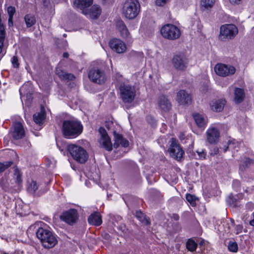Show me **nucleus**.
Instances as JSON below:
<instances>
[{
	"label": "nucleus",
	"mask_w": 254,
	"mask_h": 254,
	"mask_svg": "<svg viewBox=\"0 0 254 254\" xmlns=\"http://www.w3.org/2000/svg\"><path fill=\"white\" fill-rule=\"evenodd\" d=\"M60 219L69 225H72L78 219V213L75 209L64 211L60 217Z\"/></svg>",
	"instance_id": "nucleus-10"
},
{
	"label": "nucleus",
	"mask_w": 254,
	"mask_h": 254,
	"mask_svg": "<svg viewBox=\"0 0 254 254\" xmlns=\"http://www.w3.org/2000/svg\"><path fill=\"white\" fill-rule=\"evenodd\" d=\"M168 0H156V4L157 5L162 6L164 5Z\"/></svg>",
	"instance_id": "nucleus-43"
},
{
	"label": "nucleus",
	"mask_w": 254,
	"mask_h": 254,
	"mask_svg": "<svg viewBox=\"0 0 254 254\" xmlns=\"http://www.w3.org/2000/svg\"><path fill=\"white\" fill-rule=\"evenodd\" d=\"M229 1L233 5H238L241 3L242 0H229Z\"/></svg>",
	"instance_id": "nucleus-45"
},
{
	"label": "nucleus",
	"mask_w": 254,
	"mask_h": 254,
	"mask_svg": "<svg viewBox=\"0 0 254 254\" xmlns=\"http://www.w3.org/2000/svg\"><path fill=\"white\" fill-rule=\"evenodd\" d=\"M93 0H74L73 4L75 7L81 11L82 13L86 14V9L91 6Z\"/></svg>",
	"instance_id": "nucleus-17"
},
{
	"label": "nucleus",
	"mask_w": 254,
	"mask_h": 254,
	"mask_svg": "<svg viewBox=\"0 0 254 254\" xmlns=\"http://www.w3.org/2000/svg\"><path fill=\"white\" fill-rule=\"evenodd\" d=\"M229 147H231V144L230 143L229 144V146L227 148H228Z\"/></svg>",
	"instance_id": "nucleus-57"
},
{
	"label": "nucleus",
	"mask_w": 254,
	"mask_h": 254,
	"mask_svg": "<svg viewBox=\"0 0 254 254\" xmlns=\"http://www.w3.org/2000/svg\"><path fill=\"white\" fill-rule=\"evenodd\" d=\"M254 164V160L248 157H245L242 161L240 164V170L241 171L245 170L247 168Z\"/></svg>",
	"instance_id": "nucleus-30"
},
{
	"label": "nucleus",
	"mask_w": 254,
	"mask_h": 254,
	"mask_svg": "<svg viewBox=\"0 0 254 254\" xmlns=\"http://www.w3.org/2000/svg\"><path fill=\"white\" fill-rule=\"evenodd\" d=\"M243 226L241 225H238L236 227V234H238L242 232Z\"/></svg>",
	"instance_id": "nucleus-44"
},
{
	"label": "nucleus",
	"mask_w": 254,
	"mask_h": 254,
	"mask_svg": "<svg viewBox=\"0 0 254 254\" xmlns=\"http://www.w3.org/2000/svg\"><path fill=\"white\" fill-rule=\"evenodd\" d=\"M135 216L140 221L143 223L144 224L147 225L150 224L149 221L141 211H136Z\"/></svg>",
	"instance_id": "nucleus-34"
},
{
	"label": "nucleus",
	"mask_w": 254,
	"mask_h": 254,
	"mask_svg": "<svg viewBox=\"0 0 254 254\" xmlns=\"http://www.w3.org/2000/svg\"><path fill=\"white\" fill-rule=\"evenodd\" d=\"M114 137L113 146L115 148H117L120 145L124 147H127L129 145L128 141L125 138L122 134L117 133L115 131H114Z\"/></svg>",
	"instance_id": "nucleus-19"
},
{
	"label": "nucleus",
	"mask_w": 254,
	"mask_h": 254,
	"mask_svg": "<svg viewBox=\"0 0 254 254\" xmlns=\"http://www.w3.org/2000/svg\"><path fill=\"white\" fill-rule=\"evenodd\" d=\"M110 47L119 54L124 53L127 49L125 43L119 39H113L109 42Z\"/></svg>",
	"instance_id": "nucleus-12"
},
{
	"label": "nucleus",
	"mask_w": 254,
	"mask_h": 254,
	"mask_svg": "<svg viewBox=\"0 0 254 254\" xmlns=\"http://www.w3.org/2000/svg\"><path fill=\"white\" fill-rule=\"evenodd\" d=\"M88 77L92 82L99 84H103L106 79L104 70L99 68H92L90 70Z\"/></svg>",
	"instance_id": "nucleus-9"
},
{
	"label": "nucleus",
	"mask_w": 254,
	"mask_h": 254,
	"mask_svg": "<svg viewBox=\"0 0 254 254\" xmlns=\"http://www.w3.org/2000/svg\"><path fill=\"white\" fill-rule=\"evenodd\" d=\"M161 35L165 39L175 40L179 38L181 33L180 29L172 24H167L161 30Z\"/></svg>",
	"instance_id": "nucleus-5"
},
{
	"label": "nucleus",
	"mask_w": 254,
	"mask_h": 254,
	"mask_svg": "<svg viewBox=\"0 0 254 254\" xmlns=\"http://www.w3.org/2000/svg\"><path fill=\"white\" fill-rule=\"evenodd\" d=\"M13 130L12 132V135L14 139H19L23 138L25 135V130L21 123L16 122L13 125Z\"/></svg>",
	"instance_id": "nucleus-16"
},
{
	"label": "nucleus",
	"mask_w": 254,
	"mask_h": 254,
	"mask_svg": "<svg viewBox=\"0 0 254 254\" xmlns=\"http://www.w3.org/2000/svg\"><path fill=\"white\" fill-rule=\"evenodd\" d=\"M121 98L124 103H130L134 99L136 91L133 86L129 84H121L120 87Z\"/></svg>",
	"instance_id": "nucleus-6"
},
{
	"label": "nucleus",
	"mask_w": 254,
	"mask_h": 254,
	"mask_svg": "<svg viewBox=\"0 0 254 254\" xmlns=\"http://www.w3.org/2000/svg\"><path fill=\"white\" fill-rule=\"evenodd\" d=\"M197 247V244L191 239H189L186 243V248L190 252H193L195 251Z\"/></svg>",
	"instance_id": "nucleus-32"
},
{
	"label": "nucleus",
	"mask_w": 254,
	"mask_h": 254,
	"mask_svg": "<svg viewBox=\"0 0 254 254\" xmlns=\"http://www.w3.org/2000/svg\"><path fill=\"white\" fill-rule=\"evenodd\" d=\"M253 219L250 221V224L251 226H254V212L253 213Z\"/></svg>",
	"instance_id": "nucleus-51"
},
{
	"label": "nucleus",
	"mask_w": 254,
	"mask_h": 254,
	"mask_svg": "<svg viewBox=\"0 0 254 254\" xmlns=\"http://www.w3.org/2000/svg\"><path fill=\"white\" fill-rule=\"evenodd\" d=\"M67 150L73 159L80 164L85 163L89 155L86 150L82 147L71 144L67 146Z\"/></svg>",
	"instance_id": "nucleus-4"
},
{
	"label": "nucleus",
	"mask_w": 254,
	"mask_h": 254,
	"mask_svg": "<svg viewBox=\"0 0 254 254\" xmlns=\"http://www.w3.org/2000/svg\"><path fill=\"white\" fill-rule=\"evenodd\" d=\"M138 0H126L123 7V14L128 19L135 18L140 12Z\"/></svg>",
	"instance_id": "nucleus-3"
},
{
	"label": "nucleus",
	"mask_w": 254,
	"mask_h": 254,
	"mask_svg": "<svg viewBox=\"0 0 254 254\" xmlns=\"http://www.w3.org/2000/svg\"><path fill=\"white\" fill-rule=\"evenodd\" d=\"M88 221L91 225L100 226L102 223L101 215L99 212H94L89 216Z\"/></svg>",
	"instance_id": "nucleus-23"
},
{
	"label": "nucleus",
	"mask_w": 254,
	"mask_h": 254,
	"mask_svg": "<svg viewBox=\"0 0 254 254\" xmlns=\"http://www.w3.org/2000/svg\"><path fill=\"white\" fill-rule=\"evenodd\" d=\"M173 218L175 220H178L179 219V216L178 214H174L173 215Z\"/></svg>",
	"instance_id": "nucleus-50"
},
{
	"label": "nucleus",
	"mask_w": 254,
	"mask_h": 254,
	"mask_svg": "<svg viewBox=\"0 0 254 254\" xmlns=\"http://www.w3.org/2000/svg\"><path fill=\"white\" fill-rule=\"evenodd\" d=\"M214 70L218 75L225 77L233 75L236 72V68L230 64H217L215 66Z\"/></svg>",
	"instance_id": "nucleus-8"
},
{
	"label": "nucleus",
	"mask_w": 254,
	"mask_h": 254,
	"mask_svg": "<svg viewBox=\"0 0 254 254\" xmlns=\"http://www.w3.org/2000/svg\"><path fill=\"white\" fill-rule=\"evenodd\" d=\"M36 236L42 245L46 249L52 248L58 243L56 235L47 229L39 228L36 231Z\"/></svg>",
	"instance_id": "nucleus-2"
},
{
	"label": "nucleus",
	"mask_w": 254,
	"mask_h": 254,
	"mask_svg": "<svg viewBox=\"0 0 254 254\" xmlns=\"http://www.w3.org/2000/svg\"><path fill=\"white\" fill-rule=\"evenodd\" d=\"M228 248L229 251L236 253L238 251V245L235 242L230 241L228 243Z\"/></svg>",
	"instance_id": "nucleus-37"
},
{
	"label": "nucleus",
	"mask_w": 254,
	"mask_h": 254,
	"mask_svg": "<svg viewBox=\"0 0 254 254\" xmlns=\"http://www.w3.org/2000/svg\"><path fill=\"white\" fill-rule=\"evenodd\" d=\"M196 153L198 156V159H204L206 158V152L204 150L201 149V150H197Z\"/></svg>",
	"instance_id": "nucleus-40"
},
{
	"label": "nucleus",
	"mask_w": 254,
	"mask_h": 254,
	"mask_svg": "<svg viewBox=\"0 0 254 254\" xmlns=\"http://www.w3.org/2000/svg\"><path fill=\"white\" fill-rule=\"evenodd\" d=\"M13 164L11 161H5L3 162H0V173L3 172Z\"/></svg>",
	"instance_id": "nucleus-35"
},
{
	"label": "nucleus",
	"mask_w": 254,
	"mask_h": 254,
	"mask_svg": "<svg viewBox=\"0 0 254 254\" xmlns=\"http://www.w3.org/2000/svg\"><path fill=\"white\" fill-rule=\"evenodd\" d=\"M8 25L10 27L13 26V17L9 16Z\"/></svg>",
	"instance_id": "nucleus-47"
},
{
	"label": "nucleus",
	"mask_w": 254,
	"mask_h": 254,
	"mask_svg": "<svg viewBox=\"0 0 254 254\" xmlns=\"http://www.w3.org/2000/svg\"><path fill=\"white\" fill-rule=\"evenodd\" d=\"M243 197V195L242 194H239V195L235 196L231 194L229 196L227 201L231 205L236 206L238 198H242Z\"/></svg>",
	"instance_id": "nucleus-33"
},
{
	"label": "nucleus",
	"mask_w": 254,
	"mask_h": 254,
	"mask_svg": "<svg viewBox=\"0 0 254 254\" xmlns=\"http://www.w3.org/2000/svg\"><path fill=\"white\" fill-rule=\"evenodd\" d=\"M46 114L44 111L35 113L33 115L34 122L38 125L41 126L43 124V121L45 119Z\"/></svg>",
	"instance_id": "nucleus-29"
},
{
	"label": "nucleus",
	"mask_w": 254,
	"mask_h": 254,
	"mask_svg": "<svg viewBox=\"0 0 254 254\" xmlns=\"http://www.w3.org/2000/svg\"><path fill=\"white\" fill-rule=\"evenodd\" d=\"M56 73L59 78L62 80H72L75 78L73 74L65 72L60 68H56Z\"/></svg>",
	"instance_id": "nucleus-25"
},
{
	"label": "nucleus",
	"mask_w": 254,
	"mask_h": 254,
	"mask_svg": "<svg viewBox=\"0 0 254 254\" xmlns=\"http://www.w3.org/2000/svg\"><path fill=\"white\" fill-rule=\"evenodd\" d=\"M116 26L120 32L121 35L123 38H127L129 35V32L125 25V23L122 20H118L116 22Z\"/></svg>",
	"instance_id": "nucleus-24"
},
{
	"label": "nucleus",
	"mask_w": 254,
	"mask_h": 254,
	"mask_svg": "<svg viewBox=\"0 0 254 254\" xmlns=\"http://www.w3.org/2000/svg\"><path fill=\"white\" fill-rule=\"evenodd\" d=\"M235 184H237V185H239V182L238 181H234L233 182V185H234Z\"/></svg>",
	"instance_id": "nucleus-55"
},
{
	"label": "nucleus",
	"mask_w": 254,
	"mask_h": 254,
	"mask_svg": "<svg viewBox=\"0 0 254 254\" xmlns=\"http://www.w3.org/2000/svg\"><path fill=\"white\" fill-rule=\"evenodd\" d=\"M3 180L2 181V183H1V186L2 188V189L5 190V191H7L8 189V187H9V185H7V184H4L3 183Z\"/></svg>",
	"instance_id": "nucleus-46"
},
{
	"label": "nucleus",
	"mask_w": 254,
	"mask_h": 254,
	"mask_svg": "<svg viewBox=\"0 0 254 254\" xmlns=\"http://www.w3.org/2000/svg\"><path fill=\"white\" fill-rule=\"evenodd\" d=\"M119 229L124 233H126L127 230L125 225H121L119 226Z\"/></svg>",
	"instance_id": "nucleus-48"
},
{
	"label": "nucleus",
	"mask_w": 254,
	"mask_h": 254,
	"mask_svg": "<svg viewBox=\"0 0 254 254\" xmlns=\"http://www.w3.org/2000/svg\"><path fill=\"white\" fill-rule=\"evenodd\" d=\"M116 78L118 80H119V81L121 80L120 78H122V76L121 75L119 74H117L116 75Z\"/></svg>",
	"instance_id": "nucleus-52"
},
{
	"label": "nucleus",
	"mask_w": 254,
	"mask_h": 254,
	"mask_svg": "<svg viewBox=\"0 0 254 254\" xmlns=\"http://www.w3.org/2000/svg\"><path fill=\"white\" fill-rule=\"evenodd\" d=\"M172 62L174 67L179 70H185L188 64V59L183 54L174 55Z\"/></svg>",
	"instance_id": "nucleus-11"
},
{
	"label": "nucleus",
	"mask_w": 254,
	"mask_h": 254,
	"mask_svg": "<svg viewBox=\"0 0 254 254\" xmlns=\"http://www.w3.org/2000/svg\"><path fill=\"white\" fill-rule=\"evenodd\" d=\"M193 118L197 126L199 127H205L207 123V119L202 115L195 114L193 115Z\"/></svg>",
	"instance_id": "nucleus-27"
},
{
	"label": "nucleus",
	"mask_w": 254,
	"mask_h": 254,
	"mask_svg": "<svg viewBox=\"0 0 254 254\" xmlns=\"http://www.w3.org/2000/svg\"><path fill=\"white\" fill-rule=\"evenodd\" d=\"M215 3V0H200V9L202 11L210 10Z\"/></svg>",
	"instance_id": "nucleus-26"
},
{
	"label": "nucleus",
	"mask_w": 254,
	"mask_h": 254,
	"mask_svg": "<svg viewBox=\"0 0 254 254\" xmlns=\"http://www.w3.org/2000/svg\"><path fill=\"white\" fill-rule=\"evenodd\" d=\"M237 26L233 24H225L220 27V38L221 40L232 39L238 34Z\"/></svg>",
	"instance_id": "nucleus-7"
},
{
	"label": "nucleus",
	"mask_w": 254,
	"mask_h": 254,
	"mask_svg": "<svg viewBox=\"0 0 254 254\" xmlns=\"http://www.w3.org/2000/svg\"><path fill=\"white\" fill-rule=\"evenodd\" d=\"M206 134L207 141L210 144H215L218 141L220 132L216 127H209L206 131Z\"/></svg>",
	"instance_id": "nucleus-14"
},
{
	"label": "nucleus",
	"mask_w": 254,
	"mask_h": 254,
	"mask_svg": "<svg viewBox=\"0 0 254 254\" xmlns=\"http://www.w3.org/2000/svg\"><path fill=\"white\" fill-rule=\"evenodd\" d=\"M177 101L180 104L185 105L190 103L191 97L184 90H180L177 93Z\"/></svg>",
	"instance_id": "nucleus-20"
},
{
	"label": "nucleus",
	"mask_w": 254,
	"mask_h": 254,
	"mask_svg": "<svg viewBox=\"0 0 254 254\" xmlns=\"http://www.w3.org/2000/svg\"><path fill=\"white\" fill-rule=\"evenodd\" d=\"M226 150H227V149H225L224 151L225 152V151H226Z\"/></svg>",
	"instance_id": "nucleus-58"
},
{
	"label": "nucleus",
	"mask_w": 254,
	"mask_h": 254,
	"mask_svg": "<svg viewBox=\"0 0 254 254\" xmlns=\"http://www.w3.org/2000/svg\"><path fill=\"white\" fill-rule=\"evenodd\" d=\"M86 11L87 13L83 14L93 19L98 18L101 13V9L97 5H93L89 9L88 8H86Z\"/></svg>",
	"instance_id": "nucleus-21"
},
{
	"label": "nucleus",
	"mask_w": 254,
	"mask_h": 254,
	"mask_svg": "<svg viewBox=\"0 0 254 254\" xmlns=\"http://www.w3.org/2000/svg\"><path fill=\"white\" fill-rule=\"evenodd\" d=\"M234 95V101L237 104L241 103L244 100L245 96L244 90L240 88H235Z\"/></svg>",
	"instance_id": "nucleus-28"
},
{
	"label": "nucleus",
	"mask_w": 254,
	"mask_h": 254,
	"mask_svg": "<svg viewBox=\"0 0 254 254\" xmlns=\"http://www.w3.org/2000/svg\"><path fill=\"white\" fill-rule=\"evenodd\" d=\"M38 189V186L35 181H32L27 188V190L30 193H34Z\"/></svg>",
	"instance_id": "nucleus-39"
},
{
	"label": "nucleus",
	"mask_w": 254,
	"mask_h": 254,
	"mask_svg": "<svg viewBox=\"0 0 254 254\" xmlns=\"http://www.w3.org/2000/svg\"><path fill=\"white\" fill-rule=\"evenodd\" d=\"M99 131L101 136L100 140V144L107 151H111L113 145L106 130L103 127H100Z\"/></svg>",
	"instance_id": "nucleus-13"
},
{
	"label": "nucleus",
	"mask_w": 254,
	"mask_h": 254,
	"mask_svg": "<svg viewBox=\"0 0 254 254\" xmlns=\"http://www.w3.org/2000/svg\"><path fill=\"white\" fill-rule=\"evenodd\" d=\"M3 41L4 40H2L0 39V54L1 53L2 51V48L3 46Z\"/></svg>",
	"instance_id": "nucleus-49"
},
{
	"label": "nucleus",
	"mask_w": 254,
	"mask_h": 254,
	"mask_svg": "<svg viewBox=\"0 0 254 254\" xmlns=\"http://www.w3.org/2000/svg\"><path fill=\"white\" fill-rule=\"evenodd\" d=\"M170 152L171 155L178 160H180L184 154V151L180 145L174 142H173L170 146Z\"/></svg>",
	"instance_id": "nucleus-15"
},
{
	"label": "nucleus",
	"mask_w": 254,
	"mask_h": 254,
	"mask_svg": "<svg viewBox=\"0 0 254 254\" xmlns=\"http://www.w3.org/2000/svg\"><path fill=\"white\" fill-rule=\"evenodd\" d=\"M11 63H12L13 66L14 68H18L19 67V64L18 60L17 57L13 56L12 58Z\"/></svg>",
	"instance_id": "nucleus-42"
},
{
	"label": "nucleus",
	"mask_w": 254,
	"mask_h": 254,
	"mask_svg": "<svg viewBox=\"0 0 254 254\" xmlns=\"http://www.w3.org/2000/svg\"><path fill=\"white\" fill-rule=\"evenodd\" d=\"M159 108L164 112L169 111L172 107V104L168 99L164 95H161L158 98Z\"/></svg>",
	"instance_id": "nucleus-18"
},
{
	"label": "nucleus",
	"mask_w": 254,
	"mask_h": 254,
	"mask_svg": "<svg viewBox=\"0 0 254 254\" xmlns=\"http://www.w3.org/2000/svg\"><path fill=\"white\" fill-rule=\"evenodd\" d=\"M214 152L215 154L218 152V149L217 148H215L214 149Z\"/></svg>",
	"instance_id": "nucleus-54"
},
{
	"label": "nucleus",
	"mask_w": 254,
	"mask_h": 254,
	"mask_svg": "<svg viewBox=\"0 0 254 254\" xmlns=\"http://www.w3.org/2000/svg\"><path fill=\"white\" fill-rule=\"evenodd\" d=\"M14 178L17 183H21L22 181L21 174L18 168L14 169Z\"/></svg>",
	"instance_id": "nucleus-38"
},
{
	"label": "nucleus",
	"mask_w": 254,
	"mask_h": 254,
	"mask_svg": "<svg viewBox=\"0 0 254 254\" xmlns=\"http://www.w3.org/2000/svg\"><path fill=\"white\" fill-rule=\"evenodd\" d=\"M231 221L232 223L233 224H234V220L233 219H231Z\"/></svg>",
	"instance_id": "nucleus-56"
},
{
	"label": "nucleus",
	"mask_w": 254,
	"mask_h": 254,
	"mask_svg": "<svg viewBox=\"0 0 254 254\" xmlns=\"http://www.w3.org/2000/svg\"><path fill=\"white\" fill-rule=\"evenodd\" d=\"M83 126L77 120H67L64 121L62 127L63 135L66 138H74L82 132Z\"/></svg>",
	"instance_id": "nucleus-1"
},
{
	"label": "nucleus",
	"mask_w": 254,
	"mask_h": 254,
	"mask_svg": "<svg viewBox=\"0 0 254 254\" xmlns=\"http://www.w3.org/2000/svg\"><path fill=\"white\" fill-rule=\"evenodd\" d=\"M25 21L27 27H30L36 23V19L34 16L31 14H27L24 17Z\"/></svg>",
	"instance_id": "nucleus-31"
},
{
	"label": "nucleus",
	"mask_w": 254,
	"mask_h": 254,
	"mask_svg": "<svg viewBox=\"0 0 254 254\" xmlns=\"http://www.w3.org/2000/svg\"><path fill=\"white\" fill-rule=\"evenodd\" d=\"M187 200L190 204L192 206H194L196 205V197L190 193H187L186 196Z\"/></svg>",
	"instance_id": "nucleus-36"
},
{
	"label": "nucleus",
	"mask_w": 254,
	"mask_h": 254,
	"mask_svg": "<svg viewBox=\"0 0 254 254\" xmlns=\"http://www.w3.org/2000/svg\"><path fill=\"white\" fill-rule=\"evenodd\" d=\"M7 11L8 14V16L13 17V15L15 13V8L13 6H9L7 7Z\"/></svg>",
	"instance_id": "nucleus-41"
},
{
	"label": "nucleus",
	"mask_w": 254,
	"mask_h": 254,
	"mask_svg": "<svg viewBox=\"0 0 254 254\" xmlns=\"http://www.w3.org/2000/svg\"><path fill=\"white\" fill-rule=\"evenodd\" d=\"M226 104V101L224 99L214 100L210 102V107L214 112H220L222 111Z\"/></svg>",
	"instance_id": "nucleus-22"
},
{
	"label": "nucleus",
	"mask_w": 254,
	"mask_h": 254,
	"mask_svg": "<svg viewBox=\"0 0 254 254\" xmlns=\"http://www.w3.org/2000/svg\"><path fill=\"white\" fill-rule=\"evenodd\" d=\"M69 54L68 53L65 52L63 54V57L65 58H67L68 57Z\"/></svg>",
	"instance_id": "nucleus-53"
}]
</instances>
